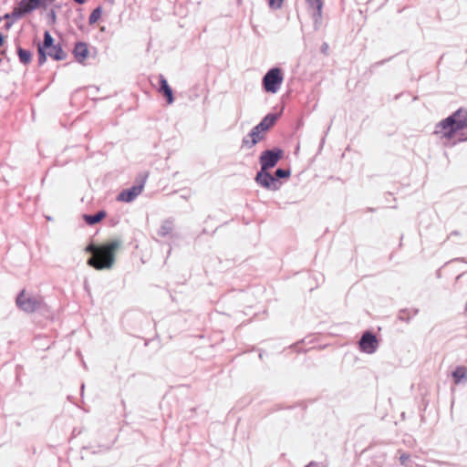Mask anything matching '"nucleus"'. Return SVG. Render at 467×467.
Returning a JSON list of instances; mask_svg holds the SVG:
<instances>
[{"label": "nucleus", "instance_id": "10", "mask_svg": "<svg viewBox=\"0 0 467 467\" xmlns=\"http://www.w3.org/2000/svg\"><path fill=\"white\" fill-rule=\"evenodd\" d=\"M263 132L254 126L242 140V148L251 149L264 139Z\"/></svg>", "mask_w": 467, "mask_h": 467}, {"label": "nucleus", "instance_id": "15", "mask_svg": "<svg viewBox=\"0 0 467 467\" xmlns=\"http://www.w3.org/2000/svg\"><path fill=\"white\" fill-rule=\"evenodd\" d=\"M107 215L104 210H100L94 214H84L83 219L88 225H95L101 222Z\"/></svg>", "mask_w": 467, "mask_h": 467}, {"label": "nucleus", "instance_id": "19", "mask_svg": "<svg viewBox=\"0 0 467 467\" xmlns=\"http://www.w3.org/2000/svg\"><path fill=\"white\" fill-rule=\"evenodd\" d=\"M173 230V222L171 219H167L163 221L162 224L161 225L160 229L158 230V235L161 237L167 236L169 234H171Z\"/></svg>", "mask_w": 467, "mask_h": 467}, {"label": "nucleus", "instance_id": "34", "mask_svg": "<svg viewBox=\"0 0 467 467\" xmlns=\"http://www.w3.org/2000/svg\"><path fill=\"white\" fill-rule=\"evenodd\" d=\"M74 2H76L77 4L78 5H83L87 2V0H73Z\"/></svg>", "mask_w": 467, "mask_h": 467}, {"label": "nucleus", "instance_id": "32", "mask_svg": "<svg viewBox=\"0 0 467 467\" xmlns=\"http://www.w3.org/2000/svg\"><path fill=\"white\" fill-rule=\"evenodd\" d=\"M408 459H409L408 455H402L400 457V461H401L402 463H404Z\"/></svg>", "mask_w": 467, "mask_h": 467}, {"label": "nucleus", "instance_id": "4", "mask_svg": "<svg viewBox=\"0 0 467 467\" xmlns=\"http://www.w3.org/2000/svg\"><path fill=\"white\" fill-rule=\"evenodd\" d=\"M42 303L41 297L26 294L25 290L20 291L16 298L17 307L26 313H33L40 309Z\"/></svg>", "mask_w": 467, "mask_h": 467}, {"label": "nucleus", "instance_id": "17", "mask_svg": "<svg viewBox=\"0 0 467 467\" xmlns=\"http://www.w3.org/2000/svg\"><path fill=\"white\" fill-rule=\"evenodd\" d=\"M452 379L455 385H458L462 380H466L467 368L464 366H458L452 372Z\"/></svg>", "mask_w": 467, "mask_h": 467}, {"label": "nucleus", "instance_id": "6", "mask_svg": "<svg viewBox=\"0 0 467 467\" xmlns=\"http://www.w3.org/2000/svg\"><path fill=\"white\" fill-rule=\"evenodd\" d=\"M269 171L260 169L256 172L254 182L264 189L274 192L278 191L282 186V182L275 180Z\"/></svg>", "mask_w": 467, "mask_h": 467}, {"label": "nucleus", "instance_id": "33", "mask_svg": "<svg viewBox=\"0 0 467 467\" xmlns=\"http://www.w3.org/2000/svg\"><path fill=\"white\" fill-rule=\"evenodd\" d=\"M4 18H5V19H6V20H9V19H11V20H12L11 13H6V14L4 16Z\"/></svg>", "mask_w": 467, "mask_h": 467}, {"label": "nucleus", "instance_id": "5", "mask_svg": "<svg viewBox=\"0 0 467 467\" xmlns=\"http://www.w3.org/2000/svg\"><path fill=\"white\" fill-rule=\"evenodd\" d=\"M284 154V150L278 147L263 150L259 156L260 169H273L283 159Z\"/></svg>", "mask_w": 467, "mask_h": 467}, {"label": "nucleus", "instance_id": "31", "mask_svg": "<svg viewBox=\"0 0 467 467\" xmlns=\"http://www.w3.org/2000/svg\"><path fill=\"white\" fill-rule=\"evenodd\" d=\"M14 22H15V21H14L13 19H12V21H11V22H6V23H5V27L6 29L10 28V27L12 26V25H13V23H14Z\"/></svg>", "mask_w": 467, "mask_h": 467}, {"label": "nucleus", "instance_id": "13", "mask_svg": "<svg viewBox=\"0 0 467 467\" xmlns=\"http://www.w3.org/2000/svg\"><path fill=\"white\" fill-rule=\"evenodd\" d=\"M278 118H279V114H277V113H268L255 126L258 127V129L262 132H265L275 124Z\"/></svg>", "mask_w": 467, "mask_h": 467}, {"label": "nucleus", "instance_id": "7", "mask_svg": "<svg viewBox=\"0 0 467 467\" xmlns=\"http://www.w3.org/2000/svg\"><path fill=\"white\" fill-rule=\"evenodd\" d=\"M143 188H144V181H142L128 189L122 190L119 193L117 200L119 202H130L134 201L138 195L140 194Z\"/></svg>", "mask_w": 467, "mask_h": 467}, {"label": "nucleus", "instance_id": "22", "mask_svg": "<svg viewBox=\"0 0 467 467\" xmlns=\"http://www.w3.org/2000/svg\"><path fill=\"white\" fill-rule=\"evenodd\" d=\"M101 15H102V6L99 5L91 12V14L88 17L89 25H94L95 23H97L99 21V19L100 18Z\"/></svg>", "mask_w": 467, "mask_h": 467}, {"label": "nucleus", "instance_id": "8", "mask_svg": "<svg viewBox=\"0 0 467 467\" xmlns=\"http://www.w3.org/2000/svg\"><path fill=\"white\" fill-rule=\"evenodd\" d=\"M34 10L31 0H20L11 12L12 19L14 21L19 20Z\"/></svg>", "mask_w": 467, "mask_h": 467}, {"label": "nucleus", "instance_id": "29", "mask_svg": "<svg viewBox=\"0 0 467 467\" xmlns=\"http://www.w3.org/2000/svg\"><path fill=\"white\" fill-rule=\"evenodd\" d=\"M5 43V36L0 32V47L4 45Z\"/></svg>", "mask_w": 467, "mask_h": 467}, {"label": "nucleus", "instance_id": "2", "mask_svg": "<svg viewBox=\"0 0 467 467\" xmlns=\"http://www.w3.org/2000/svg\"><path fill=\"white\" fill-rule=\"evenodd\" d=\"M121 245L119 239H112L102 244L89 243L85 247V252L92 255L88 259V265L101 271L111 269L115 263V255Z\"/></svg>", "mask_w": 467, "mask_h": 467}, {"label": "nucleus", "instance_id": "28", "mask_svg": "<svg viewBox=\"0 0 467 467\" xmlns=\"http://www.w3.org/2000/svg\"><path fill=\"white\" fill-rule=\"evenodd\" d=\"M320 49L323 54L327 55L328 45L327 43H323Z\"/></svg>", "mask_w": 467, "mask_h": 467}, {"label": "nucleus", "instance_id": "27", "mask_svg": "<svg viewBox=\"0 0 467 467\" xmlns=\"http://www.w3.org/2000/svg\"><path fill=\"white\" fill-rule=\"evenodd\" d=\"M305 467H324V466L322 465V463H319V462H310Z\"/></svg>", "mask_w": 467, "mask_h": 467}, {"label": "nucleus", "instance_id": "1", "mask_svg": "<svg viewBox=\"0 0 467 467\" xmlns=\"http://www.w3.org/2000/svg\"><path fill=\"white\" fill-rule=\"evenodd\" d=\"M434 134L446 146L467 140V111L458 109L451 116L439 122Z\"/></svg>", "mask_w": 467, "mask_h": 467}, {"label": "nucleus", "instance_id": "30", "mask_svg": "<svg viewBox=\"0 0 467 467\" xmlns=\"http://www.w3.org/2000/svg\"><path fill=\"white\" fill-rule=\"evenodd\" d=\"M14 22H15V21H14L13 19H12V21H11V22H6V23H5V27L6 29L10 28V27L12 26V25H13V23H14Z\"/></svg>", "mask_w": 467, "mask_h": 467}, {"label": "nucleus", "instance_id": "3", "mask_svg": "<svg viewBox=\"0 0 467 467\" xmlns=\"http://www.w3.org/2000/svg\"><path fill=\"white\" fill-rule=\"evenodd\" d=\"M284 81V74L280 67H274L267 70L262 78V87L267 93L275 94Z\"/></svg>", "mask_w": 467, "mask_h": 467}, {"label": "nucleus", "instance_id": "38", "mask_svg": "<svg viewBox=\"0 0 467 467\" xmlns=\"http://www.w3.org/2000/svg\"><path fill=\"white\" fill-rule=\"evenodd\" d=\"M241 1H242V0H238V4H241Z\"/></svg>", "mask_w": 467, "mask_h": 467}, {"label": "nucleus", "instance_id": "12", "mask_svg": "<svg viewBox=\"0 0 467 467\" xmlns=\"http://www.w3.org/2000/svg\"><path fill=\"white\" fill-rule=\"evenodd\" d=\"M159 92L165 97L168 104H172L174 101L173 90L163 75L159 76Z\"/></svg>", "mask_w": 467, "mask_h": 467}, {"label": "nucleus", "instance_id": "16", "mask_svg": "<svg viewBox=\"0 0 467 467\" xmlns=\"http://www.w3.org/2000/svg\"><path fill=\"white\" fill-rule=\"evenodd\" d=\"M309 7L314 10L313 16L317 22L322 16L323 1L322 0H306Z\"/></svg>", "mask_w": 467, "mask_h": 467}, {"label": "nucleus", "instance_id": "36", "mask_svg": "<svg viewBox=\"0 0 467 467\" xmlns=\"http://www.w3.org/2000/svg\"><path fill=\"white\" fill-rule=\"evenodd\" d=\"M349 149H350V146H349V145H348V146L346 147V150H349Z\"/></svg>", "mask_w": 467, "mask_h": 467}, {"label": "nucleus", "instance_id": "11", "mask_svg": "<svg viewBox=\"0 0 467 467\" xmlns=\"http://www.w3.org/2000/svg\"><path fill=\"white\" fill-rule=\"evenodd\" d=\"M72 53L76 61L83 65L89 54L88 44L82 41L77 42L73 47Z\"/></svg>", "mask_w": 467, "mask_h": 467}, {"label": "nucleus", "instance_id": "24", "mask_svg": "<svg viewBox=\"0 0 467 467\" xmlns=\"http://www.w3.org/2000/svg\"><path fill=\"white\" fill-rule=\"evenodd\" d=\"M31 2L35 10L39 7L46 9L47 6V0H31Z\"/></svg>", "mask_w": 467, "mask_h": 467}, {"label": "nucleus", "instance_id": "23", "mask_svg": "<svg viewBox=\"0 0 467 467\" xmlns=\"http://www.w3.org/2000/svg\"><path fill=\"white\" fill-rule=\"evenodd\" d=\"M38 51V65L43 66L47 61V57L48 56L46 49L37 47Z\"/></svg>", "mask_w": 467, "mask_h": 467}, {"label": "nucleus", "instance_id": "14", "mask_svg": "<svg viewBox=\"0 0 467 467\" xmlns=\"http://www.w3.org/2000/svg\"><path fill=\"white\" fill-rule=\"evenodd\" d=\"M48 56L56 60L61 61L67 58V53L63 50L62 46L58 43L47 49Z\"/></svg>", "mask_w": 467, "mask_h": 467}, {"label": "nucleus", "instance_id": "37", "mask_svg": "<svg viewBox=\"0 0 467 467\" xmlns=\"http://www.w3.org/2000/svg\"><path fill=\"white\" fill-rule=\"evenodd\" d=\"M54 1H55V0H47V2H50V3H51V2H54Z\"/></svg>", "mask_w": 467, "mask_h": 467}, {"label": "nucleus", "instance_id": "21", "mask_svg": "<svg viewBox=\"0 0 467 467\" xmlns=\"http://www.w3.org/2000/svg\"><path fill=\"white\" fill-rule=\"evenodd\" d=\"M273 175L277 181H280L281 179H288L291 176V169L277 168Z\"/></svg>", "mask_w": 467, "mask_h": 467}, {"label": "nucleus", "instance_id": "25", "mask_svg": "<svg viewBox=\"0 0 467 467\" xmlns=\"http://www.w3.org/2000/svg\"><path fill=\"white\" fill-rule=\"evenodd\" d=\"M284 0H268V5L272 9H279Z\"/></svg>", "mask_w": 467, "mask_h": 467}, {"label": "nucleus", "instance_id": "20", "mask_svg": "<svg viewBox=\"0 0 467 467\" xmlns=\"http://www.w3.org/2000/svg\"><path fill=\"white\" fill-rule=\"evenodd\" d=\"M54 41L55 40L53 36H51L49 31L47 30L44 32L43 42L38 44V47L47 50L51 48V47L55 46Z\"/></svg>", "mask_w": 467, "mask_h": 467}, {"label": "nucleus", "instance_id": "9", "mask_svg": "<svg viewBox=\"0 0 467 467\" xmlns=\"http://www.w3.org/2000/svg\"><path fill=\"white\" fill-rule=\"evenodd\" d=\"M378 345V339L371 332H365L359 340L360 349L368 354L375 352Z\"/></svg>", "mask_w": 467, "mask_h": 467}, {"label": "nucleus", "instance_id": "18", "mask_svg": "<svg viewBox=\"0 0 467 467\" xmlns=\"http://www.w3.org/2000/svg\"><path fill=\"white\" fill-rule=\"evenodd\" d=\"M16 53L18 56L19 62L23 65H27L32 60V52L28 49H25L20 46L16 47Z\"/></svg>", "mask_w": 467, "mask_h": 467}, {"label": "nucleus", "instance_id": "35", "mask_svg": "<svg viewBox=\"0 0 467 467\" xmlns=\"http://www.w3.org/2000/svg\"><path fill=\"white\" fill-rule=\"evenodd\" d=\"M84 389H85V385L84 383L81 384V394L83 395V392H84Z\"/></svg>", "mask_w": 467, "mask_h": 467}, {"label": "nucleus", "instance_id": "26", "mask_svg": "<svg viewBox=\"0 0 467 467\" xmlns=\"http://www.w3.org/2000/svg\"><path fill=\"white\" fill-rule=\"evenodd\" d=\"M48 23L50 25H54L57 22V15L54 9H51L47 15Z\"/></svg>", "mask_w": 467, "mask_h": 467}]
</instances>
